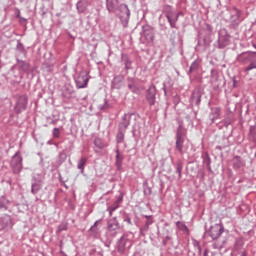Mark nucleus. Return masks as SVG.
Instances as JSON below:
<instances>
[{"instance_id":"obj_8","label":"nucleus","mask_w":256,"mask_h":256,"mask_svg":"<svg viewBox=\"0 0 256 256\" xmlns=\"http://www.w3.org/2000/svg\"><path fill=\"white\" fill-rule=\"evenodd\" d=\"M233 163H234V167H236L237 169H239L240 167H243V162L241 161V157L239 156H235L233 158Z\"/></svg>"},{"instance_id":"obj_19","label":"nucleus","mask_w":256,"mask_h":256,"mask_svg":"<svg viewBox=\"0 0 256 256\" xmlns=\"http://www.w3.org/2000/svg\"><path fill=\"white\" fill-rule=\"evenodd\" d=\"M241 256H247V252H242Z\"/></svg>"},{"instance_id":"obj_15","label":"nucleus","mask_w":256,"mask_h":256,"mask_svg":"<svg viewBox=\"0 0 256 256\" xmlns=\"http://www.w3.org/2000/svg\"><path fill=\"white\" fill-rule=\"evenodd\" d=\"M166 17H167L168 22L170 23L171 27H175V21H173V19H171V16L167 15Z\"/></svg>"},{"instance_id":"obj_21","label":"nucleus","mask_w":256,"mask_h":256,"mask_svg":"<svg viewBox=\"0 0 256 256\" xmlns=\"http://www.w3.org/2000/svg\"><path fill=\"white\" fill-rule=\"evenodd\" d=\"M177 19H179V14L176 16V21H177Z\"/></svg>"},{"instance_id":"obj_22","label":"nucleus","mask_w":256,"mask_h":256,"mask_svg":"<svg viewBox=\"0 0 256 256\" xmlns=\"http://www.w3.org/2000/svg\"><path fill=\"white\" fill-rule=\"evenodd\" d=\"M94 227H97V222H95Z\"/></svg>"},{"instance_id":"obj_10","label":"nucleus","mask_w":256,"mask_h":256,"mask_svg":"<svg viewBox=\"0 0 256 256\" xmlns=\"http://www.w3.org/2000/svg\"><path fill=\"white\" fill-rule=\"evenodd\" d=\"M149 105H155V93L149 92L147 95Z\"/></svg>"},{"instance_id":"obj_18","label":"nucleus","mask_w":256,"mask_h":256,"mask_svg":"<svg viewBox=\"0 0 256 256\" xmlns=\"http://www.w3.org/2000/svg\"><path fill=\"white\" fill-rule=\"evenodd\" d=\"M237 17H239V10H235Z\"/></svg>"},{"instance_id":"obj_6","label":"nucleus","mask_w":256,"mask_h":256,"mask_svg":"<svg viewBox=\"0 0 256 256\" xmlns=\"http://www.w3.org/2000/svg\"><path fill=\"white\" fill-rule=\"evenodd\" d=\"M118 229H119V222H117V220L115 219L109 220L108 231H110V233H115V231H118Z\"/></svg>"},{"instance_id":"obj_9","label":"nucleus","mask_w":256,"mask_h":256,"mask_svg":"<svg viewBox=\"0 0 256 256\" xmlns=\"http://www.w3.org/2000/svg\"><path fill=\"white\" fill-rule=\"evenodd\" d=\"M85 165H87V158H81L78 162V169H80L82 173L85 170Z\"/></svg>"},{"instance_id":"obj_20","label":"nucleus","mask_w":256,"mask_h":256,"mask_svg":"<svg viewBox=\"0 0 256 256\" xmlns=\"http://www.w3.org/2000/svg\"><path fill=\"white\" fill-rule=\"evenodd\" d=\"M117 163H119V154H117Z\"/></svg>"},{"instance_id":"obj_3","label":"nucleus","mask_w":256,"mask_h":256,"mask_svg":"<svg viewBox=\"0 0 256 256\" xmlns=\"http://www.w3.org/2000/svg\"><path fill=\"white\" fill-rule=\"evenodd\" d=\"M88 83H89V77L87 76L86 73H81L76 80V85L78 89H85Z\"/></svg>"},{"instance_id":"obj_13","label":"nucleus","mask_w":256,"mask_h":256,"mask_svg":"<svg viewBox=\"0 0 256 256\" xmlns=\"http://www.w3.org/2000/svg\"><path fill=\"white\" fill-rule=\"evenodd\" d=\"M256 69V59L245 69V71H251Z\"/></svg>"},{"instance_id":"obj_2","label":"nucleus","mask_w":256,"mask_h":256,"mask_svg":"<svg viewBox=\"0 0 256 256\" xmlns=\"http://www.w3.org/2000/svg\"><path fill=\"white\" fill-rule=\"evenodd\" d=\"M221 233H223V226L221 224H215L210 227L209 235L213 239H219V237H221Z\"/></svg>"},{"instance_id":"obj_11","label":"nucleus","mask_w":256,"mask_h":256,"mask_svg":"<svg viewBox=\"0 0 256 256\" xmlns=\"http://www.w3.org/2000/svg\"><path fill=\"white\" fill-rule=\"evenodd\" d=\"M41 190V184H32V193L33 195L39 193V191Z\"/></svg>"},{"instance_id":"obj_12","label":"nucleus","mask_w":256,"mask_h":256,"mask_svg":"<svg viewBox=\"0 0 256 256\" xmlns=\"http://www.w3.org/2000/svg\"><path fill=\"white\" fill-rule=\"evenodd\" d=\"M60 135H61V131L59 130V128H54V130H53V137L55 139H57V138L60 137Z\"/></svg>"},{"instance_id":"obj_16","label":"nucleus","mask_w":256,"mask_h":256,"mask_svg":"<svg viewBox=\"0 0 256 256\" xmlns=\"http://www.w3.org/2000/svg\"><path fill=\"white\" fill-rule=\"evenodd\" d=\"M178 226L181 227V230H182V231H188V228H187L186 225H183V224H181V223H178Z\"/></svg>"},{"instance_id":"obj_5","label":"nucleus","mask_w":256,"mask_h":256,"mask_svg":"<svg viewBox=\"0 0 256 256\" xmlns=\"http://www.w3.org/2000/svg\"><path fill=\"white\" fill-rule=\"evenodd\" d=\"M183 143H185V140L183 139V133H181V130H178L176 135V149L181 154H183Z\"/></svg>"},{"instance_id":"obj_1","label":"nucleus","mask_w":256,"mask_h":256,"mask_svg":"<svg viewBox=\"0 0 256 256\" xmlns=\"http://www.w3.org/2000/svg\"><path fill=\"white\" fill-rule=\"evenodd\" d=\"M11 167L14 173H21V169H23V158L19 155H14L11 161Z\"/></svg>"},{"instance_id":"obj_4","label":"nucleus","mask_w":256,"mask_h":256,"mask_svg":"<svg viewBox=\"0 0 256 256\" xmlns=\"http://www.w3.org/2000/svg\"><path fill=\"white\" fill-rule=\"evenodd\" d=\"M27 101L28 99L26 95L19 97L15 108L17 113H21V111H25V109H27Z\"/></svg>"},{"instance_id":"obj_7","label":"nucleus","mask_w":256,"mask_h":256,"mask_svg":"<svg viewBox=\"0 0 256 256\" xmlns=\"http://www.w3.org/2000/svg\"><path fill=\"white\" fill-rule=\"evenodd\" d=\"M117 5H119L118 0H107V7H108L109 11H113V9H115V7H117Z\"/></svg>"},{"instance_id":"obj_14","label":"nucleus","mask_w":256,"mask_h":256,"mask_svg":"<svg viewBox=\"0 0 256 256\" xmlns=\"http://www.w3.org/2000/svg\"><path fill=\"white\" fill-rule=\"evenodd\" d=\"M176 171H177L179 177H181V171H183V164L179 163V164L177 165Z\"/></svg>"},{"instance_id":"obj_17","label":"nucleus","mask_w":256,"mask_h":256,"mask_svg":"<svg viewBox=\"0 0 256 256\" xmlns=\"http://www.w3.org/2000/svg\"><path fill=\"white\" fill-rule=\"evenodd\" d=\"M118 137H119L120 139H123V134H122V133L118 134Z\"/></svg>"}]
</instances>
